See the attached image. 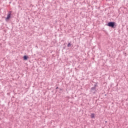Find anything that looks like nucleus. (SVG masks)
I'll return each instance as SVG.
<instances>
[{
    "mask_svg": "<svg viewBox=\"0 0 128 128\" xmlns=\"http://www.w3.org/2000/svg\"><path fill=\"white\" fill-rule=\"evenodd\" d=\"M106 26L112 28H116V23L114 22H110L107 24H106Z\"/></svg>",
    "mask_w": 128,
    "mask_h": 128,
    "instance_id": "f257e3e1",
    "label": "nucleus"
},
{
    "mask_svg": "<svg viewBox=\"0 0 128 128\" xmlns=\"http://www.w3.org/2000/svg\"><path fill=\"white\" fill-rule=\"evenodd\" d=\"M12 18V12L10 11L7 14V17L6 18L5 20L8 22Z\"/></svg>",
    "mask_w": 128,
    "mask_h": 128,
    "instance_id": "f03ea898",
    "label": "nucleus"
},
{
    "mask_svg": "<svg viewBox=\"0 0 128 128\" xmlns=\"http://www.w3.org/2000/svg\"><path fill=\"white\" fill-rule=\"evenodd\" d=\"M90 90H91V92H92V94H96V88L92 87L90 88Z\"/></svg>",
    "mask_w": 128,
    "mask_h": 128,
    "instance_id": "7ed1b4c3",
    "label": "nucleus"
},
{
    "mask_svg": "<svg viewBox=\"0 0 128 128\" xmlns=\"http://www.w3.org/2000/svg\"><path fill=\"white\" fill-rule=\"evenodd\" d=\"M28 56H23L24 60H28Z\"/></svg>",
    "mask_w": 128,
    "mask_h": 128,
    "instance_id": "20e7f679",
    "label": "nucleus"
},
{
    "mask_svg": "<svg viewBox=\"0 0 128 128\" xmlns=\"http://www.w3.org/2000/svg\"><path fill=\"white\" fill-rule=\"evenodd\" d=\"M71 46H72V44L68 43V46H67L68 48H70Z\"/></svg>",
    "mask_w": 128,
    "mask_h": 128,
    "instance_id": "39448f33",
    "label": "nucleus"
},
{
    "mask_svg": "<svg viewBox=\"0 0 128 128\" xmlns=\"http://www.w3.org/2000/svg\"><path fill=\"white\" fill-rule=\"evenodd\" d=\"M91 118H94V114H91Z\"/></svg>",
    "mask_w": 128,
    "mask_h": 128,
    "instance_id": "423d86ee",
    "label": "nucleus"
},
{
    "mask_svg": "<svg viewBox=\"0 0 128 128\" xmlns=\"http://www.w3.org/2000/svg\"><path fill=\"white\" fill-rule=\"evenodd\" d=\"M96 86H98V85L96 84V83L94 85V86L93 88H96Z\"/></svg>",
    "mask_w": 128,
    "mask_h": 128,
    "instance_id": "0eeeda50",
    "label": "nucleus"
},
{
    "mask_svg": "<svg viewBox=\"0 0 128 128\" xmlns=\"http://www.w3.org/2000/svg\"><path fill=\"white\" fill-rule=\"evenodd\" d=\"M58 87L56 88V90H58Z\"/></svg>",
    "mask_w": 128,
    "mask_h": 128,
    "instance_id": "6e6552de",
    "label": "nucleus"
},
{
    "mask_svg": "<svg viewBox=\"0 0 128 128\" xmlns=\"http://www.w3.org/2000/svg\"><path fill=\"white\" fill-rule=\"evenodd\" d=\"M105 122H106V123L108 122V121H106Z\"/></svg>",
    "mask_w": 128,
    "mask_h": 128,
    "instance_id": "1a4fd4ad",
    "label": "nucleus"
},
{
    "mask_svg": "<svg viewBox=\"0 0 128 128\" xmlns=\"http://www.w3.org/2000/svg\"><path fill=\"white\" fill-rule=\"evenodd\" d=\"M64 48H64H65V47H64V48Z\"/></svg>",
    "mask_w": 128,
    "mask_h": 128,
    "instance_id": "9d476101",
    "label": "nucleus"
},
{
    "mask_svg": "<svg viewBox=\"0 0 128 128\" xmlns=\"http://www.w3.org/2000/svg\"><path fill=\"white\" fill-rule=\"evenodd\" d=\"M60 90H62V89H60Z\"/></svg>",
    "mask_w": 128,
    "mask_h": 128,
    "instance_id": "9b49d317",
    "label": "nucleus"
},
{
    "mask_svg": "<svg viewBox=\"0 0 128 128\" xmlns=\"http://www.w3.org/2000/svg\"><path fill=\"white\" fill-rule=\"evenodd\" d=\"M105 96H106V94H105Z\"/></svg>",
    "mask_w": 128,
    "mask_h": 128,
    "instance_id": "f8f14e48",
    "label": "nucleus"
}]
</instances>
